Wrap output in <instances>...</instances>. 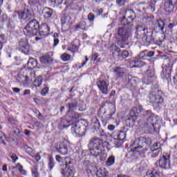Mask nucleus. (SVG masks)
<instances>
[{
    "mask_svg": "<svg viewBox=\"0 0 177 177\" xmlns=\"http://www.w3.org/2000/svg\"><path fill=\"white\" fill-rule=\"evenodd\" d=\"M151 151L153 153L152 154V157L156 158V157H158V156H160V153H161V148H156L155 146H152L151 147Z\"/></svg>",
    "mask_w": 177,
    "mask_h": 177,
    "instance_id": "obj_30",
    "label": "nucleus"
},
{
    "mask_svg": "<svg viewBox=\"0 0 177 177\" xmlns=\"http://www.w3.org/2000/svg\"><path fill=\"white\" fill-rule=\"evenodd\" d=\"M154 80H156V72L151 68H149L142 77V82L145 85H150Z\"/></svg>",
    "mask_w": 177,
    "mask_h": 177,
    "instance_id": "obj_10",
    "label": "nucleus"
},
{
    "mask_svg": "<svg viewBox=\"0 0 177 177\" xmlns=\"http://www.w3.org/2000/svg\"><path fill=\"white\" fill-rule=\"evenodd\" d=\"M19 50L24 53H28L30 50V44L26 38L21 39L19 41Z\"/></svg>",
    "mask_w": 177,
    "mask_h": 177,
    "instance_id": "obj_18",
    "label": "nucleus"
},
{
    "mask_svg": "<svg viewBox=\"0 0 177 177\" xmlns=\"http://www.w3.org/2000/svg\"><path fill=\"white\" fill-rule=\"evenodd\" d=\"M113 71L114 73H116L118 77H122L125 73V68L121 67H115Z\"/></svg>",
    "mask_w": 177,
    "mask_h": 177,
    "instance_id": "obj_32",
    "label": "nucleus"
},
{
    "mask_svg": "<svg viewBox=\"0 0 177 177\" xmlns=\"http://www.w3.org/2000/svg\"><path fill=\"white\" fill-rule=\"evenodd\" d=\"M116 3L118 6H124L125 5V0H116Z\"/></svg>",
    "mask_w": 177,
    "mask_h": 177,
    "instance_id": "obj_58",
    "label": "nucleus"
},
{
    "mask_svg": "<svg viewBox=\"0 0 177 177\" xmlns=\"http://www.w3.org/2000/svg\"><path fill=\"white\" fill-rule=\"evenodd\" d=\"M86 24L84 21H81L78 24L76 25L77 30H85V28H84V26Z\"/></svg>",
    "mask_w": 177,
    "mask_h": 177,
    "instance_id": "obj_43",
    "label": "nucleus"
},
{
    "mask_svg": "<svg viewBox=\"0 0 177 177\" xmlns=\"http://www.w3.org/2000/svg\"><path fill=\"white\" fill-rule=\"evenodd\" d=\"M177 0H166L165 1V9L166 12H172L176 6Z\"/></svg>",
    "mask_w": 177,
    "mask_h": 177,
    "instance_id": "obj_19",
    "label": "nucleus"
},
{
    "mask_svg": "<svg viewBox=\"0 0 177 177\" xmlns=\"http://www.w3.org/2000/svg\"><path fill=\"white\" fill-rule=\"evenodd\" d=\"M77 106H78V103L77 102H69L66 106L68 109L67 115H69V114H71L74 110H77Z\"/></svg>",
    "mask_w": 177,
    "mask_h": 177,
    "instance_id": "obj_24",
    "label": "nucleus"
},
{
    "mask_svg": "<svg viewBox=\"0 0 177 177\" xmlns=\"http://www.w3.org/2000/svg\"><path fill=\"white\" fill-rule=\"evenodd\" d=\"M136 30V38L137 39H143V37H145L146 34H149V29L142 26H137Z\"/></svg>",
    "mask_w": 177,
    "mask_h": 177,
    "instance_id": "obj_15",
    "label": "nucleus"
},
{
    "mask_svg": "<svg viewBox=\"0 0 177 177\" xmlns=\"http://www.w3.org/2000/svg\"><path fill=\"white\" fill-rule=\"evenodd\" d=\"M55 159H56V160L58 162H63V161H66V158H62L61 156H60V155H57L56 156H55Z\"/></svg>",
    "mask_w": 177,
    "mask_h": 177,
    "instance_id": "obj_56",
    "label": "nucleus"
},
{
    "mask_svg": "<svg viewBox=\"0 0 177 177\" xmlns=\"http://www.w3.org/2000/svg\"><path fill=\"white\" fill-rule=\"evenodd\" d=\"M39 22L35 19H31L24 28V33L26 37H34L38 34Z\"/></svg>",
    "mask_w": 177,
    "mask_h": 177,
    "instance_id": "obj_5",
    "label": "nucleus"
},
{
    "mask_svg": "<svg viewBox=\"0 0 177 177\" xmlns=\"http://www.w3.org/2000/svg\"><path fill=\"white\" fill-rule=\"evenodd\" d=\"M1 22L3 24L8 23V28H12V24H10V19L8 17V15L5 13H3L2 15L0 17Z\"/></svg>",
    "mask_w": 177,
    "mask_h": 177,
    "instance_id": "obj_27",
    "label": "nucleus"
},
{
    "mask_svg": "<svg viewBox=\"0 0 177 177\" xmlns=\"http://www.w3.org/2000/svg\"><path fill=\"white\" fill-rule=\"evenodd\" d=\"M18 17L20 20H30L32 17V12L28 9L19 11Z\"/></svg>",
    "mask_w": 177,
    "mask_h": 177,
    "instance_id": "obj_16",
    "label": "nucleus"
},
{
    "mask_svg": "<svg viewBox=\"0 0 177 177\" xmlns=\"http://www.w3.org/2000/svg\"><path fill=\"white\" fill-rule=\"evenodd\" d=\"M14 133L18 138H21V136H23L24 133H23V131H20V129L16 128V129H14Z\"/></svg>",
    "mask_w": 177,
    "mask_h": 177,
    "instance_id": "obj_42",
    "label": "nucleus"
},
{
    "mask_svg": "<svg viewBox=\"0 0 177 177\" xmlns=\"http://www.w3.org/2000/svg\"><path fill=\"white\" fill-rule=\"evenodd\" d=\"M65 165H61V174L64 177H70L74 175V164L70 158H66Z\"/></svg>",
    "mask_w": 177,
    "mask_h": 177,
    "instance_id": "obj_6",
    "label": "nucleus"
},
{
    "mask_svg": "<svg viewBox=\"0 0 177 177\" xmlns=\"http://www.w3.org/2000/svg\"><path fill=\"white\" fill-rule=\"evenodd\" d=\"M127 88H129L133 92L139 91V78L129 75L128 77Z\"/></svg>",
    "mask_w": 177,
    "mask_h": 177,
    "instance_id": "obj_11",
    "label": "nucleus"
},
{
    "mask_svg": "<svg viewBox=\"0 0 177 177\" xmlns=\"http://www.w3.org/2000/svg\"><path fill=\"white\" fill-rule=\"evenodd\" d=\"M91 127L92 129H95V131H99V128H100V122H99V119H97V118H92Z\"/></svg>",
    "mask_w": 177,
    "mask_h": 177,
    "instance_id": "obj_25",
    "label": "nucleus"
},
{
    "mask_svg": "<svg viewBox=\"0 0 177 177\" xmlns=\"http://www.w3.org/2000/svg\"><path fill=\"white\" fill-rule=\"evenodd\" d=\"M88 20L91 23H93V21H95V15H93V13H92V12H90L88 15Z\"/></svg>",
    "mask_w": 177,
    "mask_h": 177,
    "instance_id": "obj_51",
    "label": "nucleus"
},
{
    "mask_svg": "<svg viewBox=\"0 0 177 177\" xmlns=\"http://www.w3.org/2000/svg\"><path fill=\"white\" fill-rule=\"evenodd\" d=\"M171 155L168 153H163L162 156L156 162V167L161 168L162 169H171Z\"/></svg>",
    "mask_w": 177,
    "mask_h": 177,
    "instance_id": "obj_9",
    "label": "nucleus"
},
{
    "mask_svg": "<svg viewBox=\"0 0 177 177\" xmlns=\"http://www.w3.org/2000/svg\"><path fill=\"white\" fill-rule=\"evenodd\" d=\"M114 114H115V109H113V111H111L110 113L106 115V120H107L108 121L111 120V117H113Z\"/></svg>",
    "mask_w": 177,
    "mask_h": 177,
    "instance_id": "obj_52",
    "label": "nucleus"
},
{
    "mask_svg": "<svg viewBox=\"0 0 177 177\" xmlns=\"http://www.w3.org/2000/svg\"><path fill=\"white\" fill-rule=\"evenodd\" d=\"M130 66L131 68H133V67L139 68L143 67V66H146V62H145L143 59H140L138 58V57H136L135 59L131 61Z\"/></svg>",
    "mask_w": 177,
    "mask_h": 177,
    "instance_id": "obj_20",
    "label": "nucleus"
},
{
    "mask_svg": "<svg viewBox=\"0 0 177 177\" xmlns=\"http://www.w3.org/2000/svg\"><path fill=\"white\" fill-rule=\"evenodd\" d=\"M83 165L85 168H89L91 167V162L88 160H84Z\"/></svg>",
    "mask_w": 177,
    "mask_h": 177,
    "instance_id": "obj_57",
    "label": "nucleus"
},
{
    "mask_svg": "<svg viewBox=\"0 0 177 177\" xmlns=\"http://www.w3.org/2000/svg\"><path fill=\"white\" fill-rule=\"evenodd\" d=\"M30 78L27 75H23L21 72L18 74L17 82H18L19 84H23L24 86H26L28 84Z\"/></svg>",
    "mask_w": 177,
    "mask_h": 177,
    "instance_id": "obj_22",
    "label": "nucleus"
},
{
    "mask_svg": "<svg viewBox=\"0 0 177 177\" xmlns=\"http://www.w3.org/2000/svg\"><path fill=\"white\" fill-rule=\"evenodd\" d=\"M55 148L57 151L62 156H66V154H68V142L66 140L59 144H57Z\"/></svg>",
    "mask_w": 177,
    "mask_h": 177,
    "instance_id": "obj_12",
    "label": "nucleus"
},
{
    "mask_svg": "<svg viewBox=\"0 0 177 177\" xmlns=\"http://www.w3.org/2000/svg\"><path fill=\"white\" fill-rule=\"evenodd\" d=\"M136 17L135 11L133 10H127L125 11V14L120 20L121 26H127L130 28H133V20Z\"/></svg>",
    "mask_w": 177,
    "mask_h": 177,
    "instance_id": "obj_7",
    "label": "nucleus"
},
{
    "mask_svg": "<svg viewBox=\"0 0 177 177\" xmlns=\"http://www.w3.org/2000/svg\"><path fill=\"white\" fill-rule=\"evenodd\" d=\"M32 175L34 177H39V174H38V166H35L34 169L32 171Z\"/></svg>",
    "mask_w": 177,
    "mask_h": 177,
    "instance_id": "obj_45",
    "label": "nucleus"
},
{
    "mask_svg": "<svg viewBox=\"0 0 177 177\" xmlns=\"http://www.w3.org/2000/svg\"><path fill=\"white\" fill-rule=\"evenodd\" d=\"M123 27L124 28H120L118 30L115 37L117 39H120V41H122V42H126V41H128V39L131 38L133 28L128 27L127 26H123Z\"/></svg>",
    "mask_w": 177,
    "mask_h": 177,
    "instance_id": "obj_8",
    "label": "nucleus"
},
{
    "mask_svg": "<svg viewBox=\"0 0 177 177\" xmlns=\"http://www.w3.org/2000/svg\"><path fill=\"white\" fill-rule=\"evenodd\" d=\"M97 177H107L109 172L104 168H100L96 173Z\"/></svg>",
    "mask_w": 177,
    "mask_h": 177,
    "instance_id": "obj_29",
    "label": "nucleus"
},
{
    "mask_svg": "<svg viewBox=\"0 0 177 177\" xmlns=\"http://www.w3.org/2000/svg\"><path fill=\"white\" fill-rule=\"evenodd\" d=\"M39 35H41V37H46L48 35V33H44V30H42L41 28L40 29V30L39 31Z\"/></svg>",
    "mask_w": 177,
    "mask_h": 177,
    "instance_id": "obj_61",
    "label": "nucleus"
},
{
    "mask_svg": "<svg viewBox=\"0 0 177 177\" xmlns=\"http://www.w3.org/2000/svg\"><path fill=\"white\" fill-rule=\"evenodd\" d=\"M28 3L31 6H37V5H39V0H29Z\"/></svg>",
    "mask_w": 177,
    "mask_h": 177,
    "instance_id": "obj_48",
    "label": "nucleus"
},
{
    "mask_svg": "<svg viewBox=\"0 0 177 177\" xmlns=\"http://www.w3.org/2000/svg\"><path fill=\"white\" fill-rule=\"evenodd\" d=\"M171 70H172V68H171V66H168L165 65V67H163V69L160 74L163 80H169V78H171Z\"/></svg>",
    "mask_w": 177,
    "mask_h": 177,
    "instance_id": "obj_21",
    "label": "nucleus"
},
{
    "mask_svg": "<svg viewBox=\"0 0 177 177\" xmlns=\"http://www.w3.org/2000/svg\"><path fill=\"white\" fill-rule=\"evenodd\" d=\"M137 59H140L141 60H146L147 56L146 54V50H144L143 51H141L138 55L136 56Z\"/></svg>",
    "mask_w": 177,
    "mask_h": 177,
    "instance_id": "obj_36",
    "label": "nucleus"
},
{
    "mask_svg": "<svg viewBox=\"0 0 177 177\" xmlns=\"http://www.w3.org/2000/svg\"><path fill=\"white\" fill-rule=\"evenodd\" d=\"M9 156H10L11 160H12V162H16V161H17V160H19V158L17 157V156L15 153H10Z\"/></svg>",
    "mask_w": 177,
    "mask_h": 177,
    "instance_id": "obj_50",
    "label": "nucleus"
},
{
    "mask_svg": "<svg viewBox=\"0 0 177 177\" xmlns=\"http://www.w3.org/2000/svg\"><path fill=\"white\" fill-rule=\"evenodd\" d=\"M151 138H145L140 137L132 144L133 153H139L141 157H145V153L149 150L151 146Z\"/></svg>",
    "mask_w": 177,
    "mask_h": 177,
    "instance_id": "obj_3",
    "label": "nucleus"
},
{
    "mask_svg": "<svg viewBox=\"0 0 177 177\" xmlns=\"http://www.w3.org/2000/svg\"><path fill=\"white\" fill-rule=\"evenodd\" d=\"M147 177H160V173L157 171H152L151 173L147 174Z\"/></svg>",
    "mask_w": 177,
    "mask_h": 177,
    "instance_id": "obj_44",
    "label": "nucleus"
},
{
    "mask_svg": "<svg viewBox=\"0 0 177 177\" xmlns=\"http://www.w3.org/2000/svg\"><path fill=\"white\" fill-rule=\"evenodd\" d=\"M138 114H141L143 117L144 124L147 125L149 131L152 132L156 131V115L151 113V111H145L142 106L133 107L130 111V117L126 119V125L127 127H133L136 120L139 118Z\"/></svg>",
    "mask_w": 177,
    "mask_h": 177,
    "instance_id": "obj_1",
    "label": "nucleus"
},
{
    "mask_svg": "<svg viewBox=\"0 0 177 177\" xmlns=\"http://www.w3.org/2000/svg\"><path fill=\"white\" fill-rule=\"evenodd\" d=\"M33 157L37 162L39 161V160H41V156L38 153L35 154Z\"/></svg>",
    "mask_w": 177,
    "mask_h": 177,
    "instance_id": "obj_63",
    "label": "nucleus"
},
{
    "mask_svg": "<svg viewBox=\"0 0 177 177\" xmlns=\"http://www.w3.org/2000/svg\"><path fill=\"white\" fill-rule=\"evenodd\" d=\"M27 65L30 68H35V67L40 68V67L38 66V61L34 58H30L27 62Z\"/></svg>",
    "mask_w": 177,
    "mask_h": 177,
    "instance_id": "obj_26",
    "label": "nucleus"
},
{
    "mask_svg": "<svg viewBox=\"0 0 177 177\" xmlns=\"http://www.w3.org/2000/svg\"><path fill=\"white\" fill-rule=\"evenodd\" d=\"M97 86L102 95H109V86H110V84L108 81L99 80L97 82Z\"/></svg>",
    "mask_w": 177,
    "mask_h": 177,
    "instance_id": "obj_13",
    "label": "nucleus"
},
{
    "mask_svg": "<svg viewBox=\"0 0 177 177\" xmlns=\"http://www.w3.org/2000/svg\"><path fill=\"white\" fill-rule=\"evenodd\" d=\"M107 129H109V131H114V129H115V126L114 124H109L107 127Z\"/></svg>",
    "mask_w": 177,
    "mask_h": 177,
    "instance_id": "obj_60",
    "label": "nucleus"
},
{
    "mask_svg": "<svg viewBox=\"0 0 177 177\" xmlns=\"http://www.w3.org/2000/svg\"><path fill=\"white\" fill-rule=\"evenodd\" d=\"M8 122L12 125H17V120L12 117L8 118Z\"/></svg>",
    "mask_w": 177,
    "mask_h": 177,
    "instance_id": "obj_54",
    "label": "nucleus"
},
{
    "mask_svg": "<svg viewBox=\"0 0 177 177\" xmlns=\"http://www.w3.org/2000/svg\"><path fill=\"white\" fill-rule=\"evenodd\" d=\"M42 81H44V78L42 76L39 75L34 80L33 85L35 86V88L41 86V85H42Z\"/></svg>",
    "mask_w": 177,
    "mask_h": 177,
    "instance_id": "obj_33",
    "label": "nucleus"
},
{
    "mask_svg": "<svg viewBox=\"0 0 177 177\" xmlns=\"http://www.w3.org/2000/svg\"><path fill=\"white\" fill-rule=\"evenodd\" d=\"M48 166L50 171H52V169H53V167H55V160L53 157L49 158Z\"/></svg>",
    "mask_w": 177,
    "mask_h": 177,
    "instance_id": "obj_38",
    "label": "nucleus"
},
{
    "mask_svg": "<svg viewBox=\"0 0 177 177\" xmlns=\"http://www.w3.org/2000/svg\"><path fill=\"white\" fill-rule=\"evenodd\" d=\"M128 56H129V53H128V51L127 50H124L122 53H121V57L123 59H127V57H128Z\"/></svg>",
    "mask_w": 177,
    "mask_h": 177,
    "instance_id": "obj_59",
    "label": "nucleus"
},
{
    "mask_svg": "<svg viewBox=\"0 0 177 177\" xmlns=\"http://www.w3.org/2000/svg\"><path fill=\"white\" fill-rule=\"evenodd\" d=\"M91 59H92V60H93V62H97V63L100 62V60H102V59L99 57V54H97V53H94L92 55Z\"/></svg>",
    "mask_w": 177,
    "mask_h": 177,
    "instance_id": "obj_46",
    "label": "nucleus"
},
{
    "mask_svg": "<svg viewBox=\"0 0 177 177\" xmlns=\"http://www.w3.org/2000/svg\"><path fill=\"white\" fill-rule=\"evenodd\" d=\"M19 172H21L22 174V175H26V170L23 169V166L21 165L19 167Z\"/></svg>",
    "mask_w": 177,
    "mask_h": 177,
    "instance_id": "obj_62",
    "label": "nucleus"
},
{
    "mask_svg": "<svg viewBox=\"0 0 177 177\" xmlns=\"http://www.w3.org/2000/svg\"><path fill=\"white\" fill-rule=\"evenodd\" d=\"M148 97L150 103L153 104V106L158 109L164 104V94L162 91L157 88L153 91H151Z\"/></svg>",
    "mask_w": 177,
    "mask_h": 177,
    "instance_id": "obj_4",
    "label": "nucleus"
},
{
    "mask_svg": "<svg viewBox=\"0 0 177 177\" xmlns=\"http://www.w3.org/2000/svg\"><path fill=\"white\" fill-rule=\"evenodd\" d=\"M120 48H115V49L112 51V55L113 56L120 57L121 56V54L120 53Z\"/></svg>",
    "mask_w": 177,
    "mask_h": 177,
    "instance_id": "obj_49",
    "label": "nucleus"
},
{
    "mask_svg": "<svg viewBox=\"0 0 177 177\" xmlns=\"http://www.w3.org/2000/svg\"><path fill=\"white\" fill-rule=\"evenodd\" d=\"M69 50L71 52H75L76 50H78V46H77L75 44H71V46L69 48Z\"/></svg>",
    "mask_w": 177,
    "mask_h": 177,
    "instance_id": "obj_55",
    "label": "nucleus"
},
{
    "mask_svg": "<svg viewBox=\"0 0 177 177\" xmlns=\"http://www.w3.org/2000/svg\"><path fill=\"white\" fill-rule=\"evenodd\" d=\"M68 115V117L72 118V120H77V118H80V114L78 113H75L74 111L71 112V113Z\"/></svg>",
    "mask_w": 177,
    "mask_h": 177,
    "instance_id": "obj_41",
    "label": "nucleus"
},
{
    "mask_svg": "<svg viewBox=\"0 0 177 177\" xmlns=\"http://www.w3.org/2000/svg\"><path fill=\"white\" fill-rule=\"evenodd\" d=\"M110 145L109 142L102 140L100 138L94 137L91 138L88 144V148L90 151V154L95 158H97L100 156H102V148L108 147Z\"/></svg>",
    "mask_w": 177,
    "mask_h": 177,
    "instance_id": "obj_2",
    "label": "nucleus"
},
{
    "mask_svg": "<svg viewBox=\"0 0 177 177\" xmlns=\"http://www.w3.org/2000/svg\"><path fill=\"white\" fill-rule=\"evenodd\" d=\"M114 162H115V157L114 156H111L106 162V165L107 167H111V165H114Z\"/></svg>",
    "mask_w": 177,
    "mask_h": 177,
    "instance_id": "obj_35",
    "label": "nucleus"
},
{
    "mask_svg": "<svg viewBox=\"0 0 177 177\" xmlns=\"http://www.w3.org/2000/svg\"><path fill=\"white\" fill-rule=\"evenodd\" d=\"M155 26L158 31L164 32V27L165 26V23H164L162 20H158L155 24Z\"/></svg>",
    "mask_w": 177,
    "mask_h": 177,
    "instance_id": "obj_31",
    "label": "nucleus"
},
{
    "mask_svg": "<svg viewBox=\"0 0 177 177\" xmlns=\"http://www.w3.org/2000/svg\"><path fill=\"white\" fill-rule=\"evenodd\" d=\"M59 45V39L54 38L53 46H57Z\"/></svg>",
    "mask_w": 177,
    "mask_h": 177,
    "instance_id": "obj_64",
    "label": "nucleus"
},
{
    "mask_svg": "<svg viewBox=\"0 0 177 177\" xmlns=\"http://www.w3.org/2000/svg\"><path fill=\"white\" fill-rule=\"evenodd\" d=\"M71 130L75 136H85V130H84L83 126L73 124H71Z\"/></svg>",
    "mask_w": 177,
    "mask_h": 177,
    "instance_id": "obj_14",
    "label": "nucleus"
},
{
    "mask_svg": "<svg viewBox=\"0 0 177 177\" xmlns=\"http://www.w3.org/2000/svg\"><path fill=\"white\" fill-rule=\"evenodd\" d=\"M125 138H127V132L124 131H120L118 135V140H120V143H124Z\"/></svg>",
    "mask_w": 177,
    "mask_h": 177,
    "instance_id": "obj_34",
    "label": "nucleus"
},
{
    "mask_svg": "<svg viewBox=\"0 0 177 177\" xmlns=\"http://www.w3.org/2000/svg\"><path fill=\"white\" fill-rule=\"evenodd\" d=\"M146 45H151V44H154V38H153V34L149 32V34H146L142 39Z\"/></svg>",
    "mask_w": 177,
    "mask_h": 177,
    "instance_id": "obj_23",
    "label": "nucleus"
},
{
    "mask_svg": "<svg viewBox=\"0 0 177 177\" xmlns=\"http://www.w3.org/2000/svg\"><path fill=\"white\" fill-rule=\"evenodd\" d=\"M50 2L53 6H59L63 3V0H50Z\"/></svg>",
    "mask_w": 177,
    "mask_h": 177,
    "instance_id": "obj_40",
    "label": "nucleus"
},
{
    "mask_svg": "<svg viewBox=\"0 0 177 177\" xmlns=\"http://www.w3.org/2000/svg\"><path fill=\"white\" fill-rule=\"evenodd\" d=\"M49 93V87H44L41 92V96H46Z\"/></svg>",
    "mask_w": 177,
    "mask_h": 177,
    "instance_id": "obj_47",
    "label": "nucleus"
},
{
    "mask_svg": "<svg viewBox=\"0 0 177 177\" xmlns=\"http://www.w3.org/2000/svg\"><path fill=\"white\" fill-rule=\"evenodd\" d=\"M41 13L44 20H50L55 15V11L50 8L45 7L43 8Z\"/></svg>",
    "mask_w": 177,
    "mask_h": 177,
    "instance_id": "obj_17",
    "label": "nucleus"
},
{
    "mask_svg": "<svg viewBox=\"0 0 177 177\" xmlns=\"http://www.w3.org/2000/svg\"><path fill=\"white\" fill-rule=\"evenodd\" d=\"M39 60L41 63H43L44 64H50V63H52V58L49 55L41 56L39 58Z\"/></svg>",
    "mask_w": 177,
    "mask_h": 177,
    "instance_id": "obj_28",
    "label": "nucleus"
},
{
    "mask_svg": "<svg viewBox=\"0 0 177 177\" xmlns=\"http://www.w3.org/2000/svg\"><path fill=\"white\" fill-rule=\"evenodd\" d=\"M71 59V55L67 54V53H64L61 55V59L63 62H68Z\"/></svg>",
    "mask_w": 177,
    "mask_h": 177,
    "instance_id": "obj_39",
    "label": "nucleus"
},
{
    "mask_svg": "<svg viewBox=\"0 0 177 177\" xmlns=\"http://www.w3.org/2000/svg\"><path fill=\"white\" fill-rule=\"evenodd\" d=\"M41 28L44 30L45 34H49V31H50V27H49V25L47 24H43Z\"/></svg>",
    "mask_w": 177,
    "mask_h": 177,
    "instance_id": "obj_37",
    "label": "nucleus"
},
{
    "mask_svg": "<svg viewBox=\"0 0 177 177\" xmlns=\"http://www.w3.org/2000/svg\"><path fill=\"white\" fill-rule=\"evenodd\" d=\"M145 53L147 55V57H153L156 53L154 51H149V50H145Z\"/></svg>",
    "mask_w": 177,
    "mask_h": 177,
    "instance_id": "obj_53",
    "label": "nucleus"
}]
</instances>
